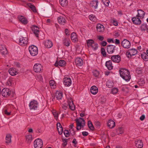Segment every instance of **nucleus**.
Here are the masks:
<instances>
[{
  "mask_svg": "<svg viewBox=\"0 0 148 148\" xmlns=\"http://www.w3.org/2000/svg\"><path fill=\"white\" fill-rule=\"evenodd\" d=\"M120 76L126 81H129L131 79L129 71L125 69H121L119 71Z\"/></svg>",
  "mask_w": 148,
  "mask_h": 148,
  "instance_id": "obj_1",
  "label": "nucleus"
},
{
  "mask_svg": "<svg viewBox=\"0 0 148 148\" xmlns=\"http://www.w3.org/2000/svg\"><path fill=\"white\" fill-rule=\"evenodd\" d=\"M75 121L77 123V130H79L81 129L82 127H83L84 125H82L83 122L84 124V120L83 119L80 117L79 119H76Z\"/></svg>",
  "mask_w": 148,
  "mask_h": 148,
  "instance_id": "obj_2",
  "label": "nucleus"
},
{
  "mask_svg": "<svg viewBox=\"0 0 148 148\" xmlns=\"http://www.w3.org/2000/svg\"><path fill=\"white\" fill-rule=\"evenodd\" d=\"M29 50L30 54L33 56H35L38 54V48L36 46L31 45L29 47Z\"/></svg>",
  "mask_w": 148,
  "mask_h": 148,
  "instance_id": "obj_3",
  "label": "nucleus"
},
{
  "mask_svg": "<svg viewBox=\"0 0 148 148\" xmlns=\"http://www.w3.org/2000/svg\"><path fill=\"white\" fill-rule=\"evenodd\" d=\"M34 147L35 148H42L43 146V142L41 139L38 138L34 142Z\"/></svg>",
  "mask_w": 148,
  "mask_h": 148,
  "instance_id": "obj_4",
  "label": "nucleus"
},
{
  "mask_svg": "<svg viewBox=\"0 0 148 148\" xmlns=\"http://www.w3.org/2000/svg\"><path fill=\"white\" fill-rule=\"evenodd\" d=\"M34 71L37 73H40L42 72L43 70L42 66L39 63H36L34 66Z\"/></svg>",
  "mask_w": 148,
  "mask_h": 148,
  "instance_id": "obj_5",
  "label": "nucleus"
},
{
  "mask_svg": "<svg viewBox=\"0 0 148 148\" xmlns=\"http://www.w3.org/2000/svg\"><path fill=\"white\" fill-rule=\"evenodd\" d=\"M38 105V103L37 101L33 100L29 103V106L31 110H35L37 109Z\"/></svg>",
  "mask_w": 148,
  "mask_h": 148,
  "instance_id": "obj_6",
  "label": "nucleus"
},
{
  "mask_svg": "<svg viewBox=\"0 0 148 148\" xmlns=\"http://www.w3.org/2000/svg\"><path fill=\"white\" fill-rule=\"evenodd\" d=\"M10 93L11 91L8 88H5L1 91L2 95L4 97H8L10 95Z\"/></svg>",
  "mask_w": 148,
  "mask_h": 148,
  "instance_id": "obj_7",
  "label": "nucleus"
},
{
  "mask_svg": "<svg viewBox=\"0 0 148 148\" xmlns=\"http://www.w3.org/2000/svg\"><path fill=\"white\" fill-rule=\"evenodd\" d=\"M58 23L61 25H64L66 23V19L64 15H62L58 18Z\"/></svg>",
  "mask_w": 148,
  "mask_h": 148,
  "instance_id": "obj_8",
  "label": "nucleus"
},
{
  "mask_svg": "<svg viewBox=\"0 0 148 148\" xmlns=\"http://www.w3.org/2000/svg\"><path fill=\"white\" fill-rule=\"evenodd\" d=\"M137 53V51L136 49H132L129 50V51L127 52L126 54L128 58H130L132 56L136 54Z\"/></svg>",
  "mask_w": 148,
  "mask_h": 148,
  "instance_id": "obj_9",
  "label": "nucleus"
},
{
  "mask_svg": "<svg viewBox=\"0 0 148 148\" xmlns=\"http://www.w3.org/2000/svg\"><path fill=\"white\" fill-rule=\"evenodd\" d=\"M121 45L123 48L128 49L130 47L131 43L128 40L125 39L122 42Z\"/></svg>",
  "mask_w": 148,
  "mask_h": 148,
  "instance_id": "obj_10",
  "label": "nucleus"
},
{
  "mask_svg": "<svg viewBox=\"0 0 148 148\" xmlns=\"http://www.w3.org/2000/svg\"><path fill=\"white\" fill-rule=\"evenodd\" d=\"M63 94L62 92L59 91H57L56 93L55 96L52 99L53 101H55L56 99L58 100H61L62 98Z\"/></svg>",
  "mask_w": 148,
  "mask_h": 148,
  "instance_id": "obj_11",
  "label": "nucleus"
},
{
  "mask_svg": "<svg viewBox=\"0 0 148 148\" xmlns=\"http://www.w3.org/2000/svg\"><path fill=\"white\" fill-rule=\"evenodd\" d=\"M27 37H21L19 39V44L21 45H25L27 44Z\"/></svg>",
  "mask_w": 148,
  "mask_h": 148,
  "instance_id": "obj_12",
  "label": "nucleus"
},
{
  "mask_svg": "<svg viewBox=\"0 0 148 148\" xmlns=\"http://www.w3.org/2000/svg\"><path fill=\"white\" fill-rule=\"evenodd\" d=\"M68 101L69 108L72 110H74L75 108L72 98L70 97L68 99Z\"/></svg>",
  "mask_w": 148,
  "mask_h": 148,
  "instance_id": "obj_13",
  "label": "nucleus"
},
{
  "mask_svg": "<svg viewBox=\"0 0 148 148\" xmlns=\"http://www.w3.org/2000/svg\"><path fill=\"white\" fill-rule=\"evenodd\" d=\"M112 61L116 63H119L121 61V58L119 55H114L111 57Z\"/></svg>",
  "mask_w": 148,
  "mask_h": 148,
  "instance_id": "obj_14",
  "label": "nucleus"
},
{
  "mask_svg": "<svg viewBox=\"0 0 148 148\" xmlns=\"http://www.w3.org/2000/svg\"><path fill=\"white\" fill-rule=\"evenodd\" d=\"M32 29L33 32V33L35 34V36L37 37H38L39 31V28L35 25H33L32 27Z\"/></svg>",
  "mask_w": 148,
  "mask_h": 148,
  "instance_id": "obj_15",
  "label": "nucleus"
},
{
  "mask_svg": "<svg viewBox=\"0 0 148 148\" xmlns=\"http://www.w3.org/2000/svg\"><path fill=\"white\" fill-rule=\"evenodd\" d=\"M75 63L77 66H81L83 64V61L80 58H77L75 60Z\"/></svg>",
  "mask_w": 148,
  "mask_h": 148,
  "instance_id": "obj_16",
  "label": "nucleus"
},
{
  "mask_svg": "<svg viewBox=\"0 0 148 148\" xmlns=\"http://www.w3.org/2000/svg\"><path fill=\"white\" fill-rule=\"evenodd\" d=\"M64 84L67 86H70L71 84V79L68 77H65L63 80Z\"/></svg>",
  "mask_w": 148,
  "mask_h": 148,
  "instance_id": "obj_17",
  "label": "nucleus"
},
{
  "mask_svg": "<svg viewBox=\"0 0 148 148\" xmlns=\"http://www.w3.org/2000/svg\"><path fill=\"white\" fill-rule=\"evenodd\" d=\"M135 143L136 146L138 148H142L143 146V143L141 140L136 139Z\"/></svg>",
  "mask_w": 148,
  "mask_h": 148,
  "instance_id": "obj_18",
  "label": "nucleus"
},
{
  "mask_svg": "<svg viewBox=\"0 0 148 148\" xmlns=\"http://www.w3.org/2000/svg\"><path fill=\"white\" fill-rule=\"evenodd\" d=\"M97 31L99 33L103 32L104 30V27L103 25L100 24H98L96 26Z\"/></svg>",
  "mask_w": 148,
  "mask_h": 148,
  "instance_id": "obj_19",
  "label": "nucleus"
},
{
  "mask_svg": "<svg viewBox=\"0 0 148 148\" xmlns=\"http://www.w3.org/2000/svg\"><path fill=\"white\" fill-rule=\"evenodd\" d=\"M116 47L115 46L109 45L107 46V51L109 53H112L114 52V49Z\"/></svg>",
  "mask_w": 148,
  "mask_h": 148,
  "instance_id": "obj_20",
  "label": "nucleus"
},
{
  "mask_svg": "<svg viewBox=\"0 0 148 148\" xmlns=\"http://www.w3.org/2000/svg\"><path fill=\"white\" fill-rule=\"evenodd\" d=\"M18 18L20 21L23 24H27L28 21L25 17L22 16H18Z\"/></svg>",
  "mask_w": 148,
  "mask_h": 148,
  "instance_id": "obj_21",
  "label": "nucleus"
},
{
  "mask_svg": "<svg viewBox=\"0 0 148 148\" xmlns=\"http://www.w3.org/2000/svg\"><path fill=\"white\" fill-rule=\"evenodd\" d=\"M0 52L2 55H5L7 54V51L4 46L0 45Z\"/></svg>",
  "mask_w": 148,
  "mask_h": 148,
  "instance_id": "obj_22",
  "label": "nucleus"
},
{
  "mask_svg": "<svg viewBox=\"0 0 148 148\" xmlns=\"http://www.w3.org/2000/svg\"><path fill=\"white\" fill-rule=\"evenodd\" d=\"M138 14L136 15L137 17H140V18H143L145 14V12L141 10H138Z\"/></svg>",
  "mask_w": 148,
  "mask_h": 148,
  "instance_id": "obj_23",
  "label": "nucleus"
},
{
  "mask_svg": "<svg viewBox=\"0 0 148 148\" xmlns=\"http://www.w3.org/2000/svg\"><path fill=\"white\" fill-rule=\"evenodd\" d=\"M66 64V62L64 60H60L58 63L56 61L55 63V65L56 66H58V65L61 66H64Z\"/></svg>",
  "mask_w": 148,
  "mask_h": 148,
  "instance_id": "obj_24",
  "label": "nucleus"
},
{
  "mask_svg": "<svg viewBox=\"0 0 148 148\" xmlns=\"http://www.w3.org/2000/svg\"><path fill=\"white\" fill-rule=\"evenodd\" d=\"M44 45L45 47L48 48H50L53 45L52 42L49 40L45 41L44 43Z\"/></svg>",
  "mask_w": 148,
  "mask_h": 148,
  "instance_id": "obj_25",
  "label": "nucleus"
},
{
  "mask_svg": "<svg viewBox=\"0 0 148 148\" xmlns=\"http://www.w3.org/2000/svg\"><path fill=\"white\" fill-rule=\"evenodd\" d=\"M132 20L133 23L136 25H139L141 23L140 20L137 18L133 17Z\"/></svg>",
  "mask_w": 148,
  "mask_h": 148,
  "instance_id": "obj_26",
  "label": "nucleus"
},
{
  "mask_svg": "<svg viewBox=\"0 0 148 148\" xmlns=\"http://www.w3.org/2000/svg\"><path fill=\"white\" fill-rule=\"evenodd\" d=\"M106 66L109 70H112L113 67L112 64V61L111 60L107 61L106 62Z\"/></svg>",
  "mask_w": 148,
  "mask_h": 148,
  "instance_id": "obj_27",
  "label": "nucleus"
},
{
  "mask_svg": "<svg viewBox=\"0 0 148 148\" xmlns=\"http://www.w3.org/2000/svg\"><path fill=\"white\" fill-rule=\"evenodd\" d=\"M90 91L92 94L95 95L97 93L98 91L97 88L95 86H93L91 87L90 89Z\"/></svg>",
  "mask_w": 148,
  "mask_h": 148,
  "instance_id": "obj_28",
  "label": "nucleus"
},
{
  "mask_svg": "<svg viewBox=\"0 0 148 148\" xmlns=\"http://www.w3.org/2000/svg\"><path fill=\"white\" fill-rule=\"evenodd\" d=\"M98 1L97 0H93L91 2L90 5L92 7L96 9L98 6Z\"/></svg>",
  "mask_w": 148,
  "mask_h": 148,
  "instance_id": "obj_29",
  "label": "nucleus"
},
{
  "mask_svg": "<svg viewBox=\"0 0 148 148\" xmlns=\"http://www.w3.org/2000/svg\"><path fill=\"white\" fill-rule=\"evenodd\" d=\"M115 125V122L112 120H109L108 123V126L110 128L114 127Z\"/></svg>",
  "mask_w": 148,
  "mask_h": 148,
  "instance_id": "obj_30",
  "label": "nucleus"
},
{
  "mask_svg": "<svg viewBox=\"0 0 148 148\" xmlns=\"http://www.w3.org/2000/svg\"><path fill=\"white\" fill-rule=\"evenodd\" d=\"M9 73L12 76L16 75L17 73V72L16 69L14 68H11L8 71Z\"/></svg>",
  "mask_w": 148,
  "mask_h": 148,
  "instance_id": "obj_31",
  "label": "nucleus"
},
{
  "mask_svg": "<svg viewBox=\"0 0 148 148\" xmlns=\"http://www.w3.org/2000/svg\"><path fill=\"white\" fill-rule=\"evenodd\" d=\"M27 5L34 12L36 13L37 12V11L36 9V8L34 5H32L30 3H27Z\"/></svg>",
  "mask_w": 148,
  "mask_h": 148,
  "instance_id": "obj_32",
  "label": "nucleus"
},
{
  "mask_svg": "<svg viewBox=\"0 0 148 148\" xmlns=\"http://www.w3.org/2000/svg\"><path fill=\"white\" fill-rule=\"evenodd\" d=\"M71 38L73 42H75L77 40L76 34L75 32H73L71 34Z\"/></svg>",
  "mask_w": 148,
  "mask_h": 148,
  "instance_id": "obj_33",
  "label": "nucleus"
},
{
  "mask_svg": "<svg viewBox=\"0 0 148 148\" xmlns=\"http://www.w3.org/2000/svg\"><path fill=\"white\" fill-rule=\"evenodd\" d=\"M11 136L10 134H7L6 135L5 139H6V143L8 144L9 143H11Z\"/></svg>",
  "mask_w": 148,
  "mask_h": 148,
  "instance_id": "obj_34",
  "label": "nucleus"
},
{
  "mask_svg": "<svg viewBox=\"0 0 148 148\" xmlns=\"http://www.w3.org/2000/svg\"><path fill=\"white\" fill-rule=\"evenodd\" d=\"M60 4L63 7L66 6L68 5V1L67 0H60Z\"/></svg>",
  "mask_w": 148,
  "mask_h": 148,
  "instance_id": "obj_35",
  "label": "nucleus"
},
{
  "mask_svg": "<svg viewBox=\"0 0 148 148\" xmlns=\"http://www.w3.org/2000/svg\"><path fill=\"white\" fill-rule=\"evenodd\" d=\"M32 140V135L29 134L26 136V140L27 143H29Z\"/></svg>",
  "mask_w": 148,
  "mask_h": 148,
  "instance_id": "obj_36",
  "label": "nucleus"
},
{
  "mask_svg": "<svg viewBox=\"0 0 148 148\" xmlns=\"http://www.w3.org/2000/svg\"><path fill=\"white\" fill-rule=\"evenodd\" d=\"M142 58L145 61H148V55L146 53H144L141 54Z\"/></svg>",
  "mask_w": 148,
  "mask_h": 148,
  "instance_id": "obj_37",
  "label": "nucleus"
},
{
  "mask_svg": "<svg viewBox=\"0 0 148 148\" xmlns=\"http://www.w3.org/2000/svg\"><path fill=\"white\" fill-rule=\"evenodd\" d=\"M88 124L89 128L90 130H94V127L92 123L90 121H88Z\"/></svg>",
  "mask_w": 148,
  "mask_h": 148,
  "instance_id": "obj_38",
  "label": "nucleus"
},
{
  "mask_svg": "<svg viewBox=\"0 0 148 148\" xmlns=\"http://www.w3.org/2000/svg\"><path fill=\"white\" fill-rule=\"evenodd\" d=\"M94 42L93 40L92 39L88 40L87 41V45L89 47H90Z\"/></svg>",
  "mask_w": 148,
  "mask_h": 148,
  "instance_id": "obj_39",
  "label": "nucleus"
},
{
  "mask_svg": "<svg viewBox=\"0 0 148 148\" xmlns=\"http://www.w3.org/2000/svg\"><path fill=\"white\" fill-rule=\"evenodd\" d=\"M116 132L118 134H122L123 132V130L121 127H119L116 130Z\"/></svg>",
  "mask_w": 148,
  "mask_h": 148,
  "instance_id": "obj_40",
  "label": "nucleus"
},
{
  "mask_svg": "<svg viewBox=\"0 0 148 148\" xmlns=\"http://www.w3.org/2000/svg\"><path fill=\"white\" fill-rule=\"evenodd\" d=\"M64 45L67 46H69L70 45V40L69 39H65L64 40Z\"/></svg>",
  "mask_w": 148,
  "mask_h": 148,
  "instance_id": "obj_41",
  "label": "nucleus"
},
{
  "mask_svg": "<svg viewBox=\"0 0 148 148\" xmlns=\"http://www.w3.org/2000/svg\"><path fill=\"white\" fill-rule=\"evenodd\" d=\"M140 28L141 31H145L147 29V25L146 24H143L141 25Z\"/></svg>",
  "mask_w": 148,
  "mask_h": 148,
  "instance_id": "obj_42",
  "label": "nucleus"
},
{
  "mask_svg": "<svg viewBox=\"0 0 148 148\" xmlns=\"http://www.w3.org/2000/svg\"><path fill=\"white\" fill-rule=\"evenodd\" d=\"M98 44L94 42L90 47H92L94 50H95L98 48Z\"/></svg>",
  "mask_w": 148,
  "mask_h": 148,
  "instance_id": "obj_43",
  "label": "nucleus"
},
{
  "mask_svg": "<svg viewBox=\"0 0 148 148\" xmlns=\"http://www.w3.org/2000/svg\"><path fill=\"white\" fill-rule=\"evenodd\" d=\"M101 53L104 57H106V52L105 49L102 48L101 49Z\"/></svg>",
  "mask_w": 148,
  "mask_h": 148,
  "instance_id": "obj_44",
  "label": "nucleus"
},
{
  "mask_svg": "<svg viewBox=\"0 0 148 148\" xmlns=\"http://www.w3.org/2000/svg\"><path fill=\"white\" fill-rule=\"evenodd\" d=\"M50 86L54 88L56 86L55 82L53 80H51L49 82Z\"/></svg>",
  "mask_w": 148,
  "mask_h": 148,
  "instance_id": "obj_45",
  "label": "nucleus"
},
{
  "mask_svg": "<svg viewBox=\"0 0 148 148\" xmlns=\"http://www.w3.org/2000/svg\"><path fill=\"white\" fill-rule=\"evenodd\" d=\"M89 17L91 21L93 22H95L96 21V18L94 15L92 14L90 15L89 16Z\"/></svg>",
  "mask_w": 148,
  "mask_h": 148,
  "instance_id": "obj_46",
  "label": "nucleus"
},
{
  "mask_svg": "<svg viewBox=\"0 0 148 148\" xmlns=\"http://www.w3.org/2000/svg\"><path fill=\"white\" fill-rule=\"evenodd\" d=\"M106 86L109 88H111L113 86V83L110 81H108L107 82Z\"/></svg>",
  "mask_w": 148,
  "mask_h": 148,
  "instance_id": "obj_47",
  "label": "nucleus"
},
{
  "mask_svg": "<svg viewBox=\"0 0 148 148\" xmlns=\"http://www.w3.org/2000/svg\"><path fill=\"white\" fill-rule=\"evenodd\" d=\"M103 4L106 6H108L109 5L110 1L108 0H102Z\"/></svg>",
  "mask_w": 148,
  "mask_h": 148,
  "instance_id": "obj_48",
  "label": "nucleus"
},
{
  "mask_svg": "<svg viewBox=\"0 0 148 148\" xmlns=\"http://www.w3.org/2000/svg\"><path fill=\"white\" fill-rule=\"evenodd\" d=\"M93 73V75L95 77L98 76L99 74V72L97 70L94 71Z\"/></svg>",
  "mask_w": 148,
  "mask_h": 148,
  "instance_id": "obj_49",
  "label": "nucleus"
},
{
  "mask_svg": "<svg viewBox=\"0 0 148 148\" xmlns=\"http://www.w3.org/2000/svg\"><path fill=\"white\" fill-rule=\"evenodd\" d=\"M118 92V89L116 88H114L112 89L111 92L113 94H116Z\"/></svg>",
  "mask_w": 148,
  "mask_h": 148,
  "instance_id": "obj_50",
  "label": "nucleus"
},
{
  "mask_svg": "<svg viewBox=\"0 0 148 148\" xmlns=\"http://www.w3.org/2000/svg\"><path fill=\"white\" fill-rule=\"evenodd\" d=\"M138 83L140 86H143L145 84V82L143 79H140Z\"/></svg>",
  "mask_w": 148,
  "mask_h": 148,
  "instance_id": "obj_51",
  "label": "nucleus"
},
{
  "mask_svg": "<svg viewBox=\"0 0 148 148\" xmlns=\"http://www.w3.org/2000/svg\"><path fill=\"white\" fill-rule=\"evenodd\" d=\"M53 113L55 119L56 120H57L58 118V112H53Z\"/></svg>",
  "mask_w": 148,
  "mask_h": 148,
  "instance_id": "obj_52",
  "label": "nucleus"
},
{
  "mask_svg": "<svg viewBox=\"0 0 148 148\" xmlns=\"http://www.w3.org/2000/svg\"><path fill=\"white\" fill-rule=\"evenodd\" d=\"M64 133L66 137H68L69 135V132L67 130H65L64 132Z\"/></svg>",
  "mask_w": 148,
  "mask_h": 148,
  "instance_id": "obj_53",
  "label": "nucleus"
},
{
  "mask_svg": "<svg viewBox=\"0 0 148 148\" xmlns=\"http://www.w3.org/2000/svg\"><path fill=\"white\" fill-rule=\"evenodd\" d=\"M58 133L60 134H61L62 133L63 128H57Z\"/></svg>",
  "mask_w": 148,
  "mask_h": 148,
  "instance_id": "obj_54",
  "label": "nucleus"
},
{
  "mask_svg": "<svg viewBox=\"0 0 148 148\" xmlns=\"http://www.w3.org/2000/svg\"><path fill=\"white\" fill-rule=\"evenodd\" d=\"M121 90L124 92H127L128 89L126 87H123L122 88Z\"/></svg>",
  "mask_w": 148,
  "mask_h": 148,
  "instance_id": "obj_55",
  "label": "nucleus"
},
{
  "mask_svg": "<svg viewBox=\"0 0 148 148\" xmlns=\"http://www.w3.org/2000/svg\"><path fill=\"white\" fill-rule=\"evenodd\" d=\"M97 38L100 41H102L104 39L103 37L101 36H98Z\"/></svg>",
  "mask_w": 148,
  "mask_h": 148,
  "instance_id": "obj_56",
  "label": "nucleus"
},
{
  "mask_svg": "<svg viewBox=\"0 0 148 148\" xmlns=\"http://www.w3.org/2000/svg\"><path fill=\"white\" fill-rule=\"evenodd\" d=\"M72 142L73 144H74L75 145L74 146L75 147H76V146H75V145H76L77 143V141H76V139L75 138H74L73 141H72Z\"/></svg>",
  "mask_w": 148,
  "mask_h": 148,
  "instance_id": "obj_57",
  "label": "nucleus"
},
{
  "mask_svg": "<svg viewBox=\"0 0 148 148\" xmlns=\"http://www.w3.org/2000/svg\"><path fill=\"white\" fill-rule=\"evenodd\" d=\"M107 44V43L106 41H103L101 43V45L103 46H105Z\"/></svg>",
  "mask_w": 148,
  "mask_h": 148,
  "instance_id": "obj_58",
  "label": "nucleus"
},
{
  "mask_svg": "<svg viewBox=\"0 0 148 148\" xmlns=\"http://www.w3.org/2000/svg\"><path fill=\"white\" fill-rule=\"evenodd\" d=\"M82 135L84 136H87L88 134V132H83L82 133Z\"/></svg>",
  "mask_w": 148,
  "mask_h": 148,
  "instance_id": "obj_59",
  "label": "nucleus"
},
{
  "mask_svg": "<svg viewBox=\"0 0 148 148\" xmlns=\"http://www.w3.org/2000/svg\"><path fill=\"white\" fill-rule=\"evenodd\" d=\"M57 128H62V126L60 123H58L57 124Z\"/></svg>",
  "mask_w": 148,
  "mask_h": 148,
  "instance_id": "obj_60",
  "label": "nucleus"
},
{
  "mask_svg": "<svg viewBox=\"0 0 148 148\" xmlns=\"http://www.w3.org/2000/svg\"><path fill=\"white\" fill-rule=\"evenodd\" d=\"M112 23L113 25L115 26H117L118 25V23L117 21H116L113 20Z\"/></svg>",
  "mask_w": 148,
  "mask_h": 148,
  "instance_id": "obj_61",
  "label": "nucleus"
},
{
  "mask_svg": "<svg viewBox=\"0 0 148 148\" xmlns=\"http://www.w3.org/2000/svg\"><path fill=\"white\" fill-rule=\"evenodd\" d=\"M115 44H116L118 45L120 44V41L118 39H116L115 42Z\"/></svg>",
  "mask_w": 148,
  "mask_h": 148,
  "instance_id": "obj_62",
  "label": "nucleus"
},
{
  "mask_svg": "<svg viewBox=\"0 0 148 148\" xmlns=\"http://www.w3.org/2000/svg\"><path fill=\"white\" fill-rule=\"evenodd\" d=\"M63 145H64V146H66L67 144V141L66 139H64L63 140Z\"/></svg>",
  "mask_w": 148,
  "mask_h": 148,
  "instance_id": "obj_63",
  "label": "nucleus"
},
{
  "mask_svg": "<svg viewBox=\"0 0 148 148\" xmlns=\"http://www.w3.org/2000/svg\"><path fill=\"white\" fill-rule=\"evenodd\" d=\"M145 117V116L144 115H143L140 116V119L141 121H143Z\"/></svg>",
  "mask_w": 148,
  "mask_h": 148,
  "instance_id": "obj_64",
  "label": "nucleus"
}]
</instances>
